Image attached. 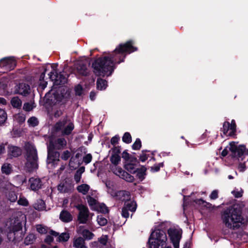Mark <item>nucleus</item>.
I'll return each instance as SVG.
<instances>
[{
	"label": "nucleus",
	"instance_id": "c756f323",
	"mask_svg": "<svg viewBox=\"0 0 248 248\" xmlns=\"http://www.w3.org/2000/svg\"><path fill=\"white\" fill-rule=\"evenodd\" d=\"M1 171L3 173L9 174L12 172V167L10 164H4L1 167Z\"/></svg>",
	"mask_w": 248,
	"mask_h": 248
},
{
	"label": "nucleus",
	"instance_id": "58836bf2",
	"mask_svg": "<svg viewBox=\"0 0 248 248\" xmlns=\"http://www.w3.org/2000/svg\"><path fill=\"white\" fill-rule=\"evenodd\" d=\"M7 119V114L2 109H0V125L3 124Z\"/></svg>",
	"mask_w": 248,
	"mask_h": 248
},
{
	"label": "nucleus",
	"instance_id": "6ab92c4d",
	"mask_svg": "<svg viewBox=\"0 0 248 248\" xmlns=\"http://www.w3.org/2000/svg\"><path fill=\"white\" fill-rule=\"evenodd\" d=\"M60 219L63 222H68L72 220V217L69 212L63 210L60 215Z\"/></svg>",
	"mask_w": 248,
	"mask_h": 248
},
{
	"label": "nucleus",
	"instance_id": "13d9d810",
	"mask_svg": "<svg viewBox=\"0 0 248 248\" xmlns=\"http://www.w3.org/2000/svg\"><path fill=\"white\" fill-rule=\"evenodd\" d=\"M209 197L211 200H214L217 199L218 197V191L217 190H213Z\"/></svg>",
	"mask_w": 248,
	"mask_h": 248
},
{
	"label": "nucleus",
	"instance_id": "4c0bfd02",
	"mask_svg": "<svg viewBox=\"0 0 248 248\" xmlns=\"http://www.w3.org/2000/svg\"><path fill=\"white\" fill-rule=\"evenodd\" d=\"M245 147L243 145H240L237 149L236 154H234L235 156L241 157L244 154L245 151Z\"/></svg>",
	"mask_w": 248,
	"mask_h": 248
},
{
	"label": "nucleus",
	"instance_id": "e433bc0d",
	"mask_svg": "<svg viewBox=\"0 0 248 248\" xmlns=\"http://www.w3.org/2000/svg\"><path fill=\"white\" fill-rule=\"evenodd\" d=\"M145 171L146 169L145 168H142L140 170H138L137 171V176L141 181L144 178Z\"/></svg>",
	"mask_w": 248,
	"mask_h": 248
},
{
	"label": "nucleus",
	"instance_id": "9b49d317",
	"mask_svg": "<svg viewBox=\"0 0 248 248\" xmlns=\"http://www.w3.org/2000/svg\"><path fill=\"white\" fill-rule=\"evenodd\" d=\"M76 208L79 211L78 220L81 223H86L89 216V211L88 208L82 204H78Z\"/></svg>",
	"mask_w": 248,
	"mask_h": 248
},
{
	"label": "nucleus",
	"instance_id": "dca6fc26",
	"mask_svg": "<svg viewBox=\"0 0 248 248\" xmlns=\"http://www.w3.org/2000/svg\"><path fill=\"white\" fill-rule=\"evenodd\" d=\"M31 188L34 191H36L40 188L42 186L41 180L37 178L32 177L29 180Z\"/></svg>",
	"mask_w": 248,
	"mask_h": 248
},
{
	"label": "nucleus",
	"instance_id": "3c124183",
	"mask_svg": "<svg viewBox=\"0 0 248 248\" xmlns=\"http://www.w3.org/2000/svg\"><path fill=\"white\" fill-rule=\"evenodd\" d=\"M92 159V155L90 154L86 155L83 158V161L86 164H88L90 163Z\"/></svg>",
	"mask_w": 248,
	"mask_h": 248
},
{
	"label": "nucleus",
	"instance_id": "72a5a7b5",
	"mask_svg": "<svg viewBox=\"0 0 248 248\" xmlns=\"http://www.w3.org/2000/svg\"><path fill=\"white\" fill-rule=\"evenodd\" d=\"M35 239V236L34 234H29L25 239V244L27 245H30L32 243Z\"/></svg>",
	"mask_w": 248,
	"mask_h": 248
},
{
	"label": "nucleus",
	"instance_id": "2eb2a0df",
	"mask_svg": "<svg viewBox=\"0 0 248 248\" xmlns=\"http://www.w3.org/2000/svg\"><path fill=\"white\" fill-rule=\"evenodd\" d=\"M30 90V87L29 85L21 83L19 84L17 88L16 89L17 93L26 95L29 93Z\"/></svg>",
	"mask_w": 248,
	"mask_h": 248
},
{
	"label": "nucleus",
	"instance_id": "f257e3e1",
	"mask_svg": "<svg viewBox=\"0 0 248 248\" xmlns=\"http://www.w3.org/2000/svg\"><path fill=\"white\" fill-rule=\"evenodd\" d=\"M131 41L120 44L108 56H103L92 63L94 74L97 76H110L116 67V64L123 61L125 55L124 53H130L137 50L132 45Z\"/></svg>",
	"mask_w": 248,
	"mask_h": 248
},
{
	"label": "nucleus",
	"instance_id": "393cba45",
	"mask_svg": "<svg viewBox=\"0 0 248 248\" xmlns=\"http://www.w3.org/2000/svg\"><path fill=\"white\" fill-rule=\"evenodd\" d=\"M34 208L39 211L45 210V203L42 200L39 199L34 203Z\"/></svg>",
	"mask_w": 248,
	"mask_h": 248
},
{
	"label": "nucleus",
	"instance_id": "09e8293b",
	"mask_svg": "<svg viewBox=\"0 0 248 248\" xmlns=\"http://www.w3.org/2000/svg\"><path fill=\"white\" fill-rule=\"evenodd\" d=\"M78 72L84 76L87 75L88 73V70L85 65H82V66H80V67H78Z\"/></svg>",
	"mask_w": 248,
	"mask_h": 248
},
{
	"label": "nucleus",
	"instance_id": "69168bd1",
	"mask_svg": "<svg viewBox=\"0 0 248 248\" xmlns=\"http://www.w3.org/2000/svg\"><path fill=\"white\" fill-rule=\"evenodd\" d=\"M53 240V237L51 235H47L45 239V242L48 243H50Z\"/></svg>",
	"mask_w": 248,
	"mask_h": 248
},
{
	"label": "nucleus",
	"instance_id": "c03bdc74",
	"mask_svg": "<svg viewBox=\"0 0 248 248\" xmlns=\"http://www.w3.org/2000/svg\"><path fill=\"white\" fill-rule=\"evenodd\" d=\"M69 238V235L68 233L64 232L61 233L59 236L58 239L60 242L67 241Z\"/></svg>",
	"mask_w": 248,
	"mask_h": 248
},
{
	"label": "nucleus",
	"instance_id": "7ed1b4c3",
	"mask_svg": "<svg viewBox=\"0 0 248 248\" xmlns=\"http://www.w3.org/2000/svg\"><path fill=\"white\" fill-rule=\"evenodd\" d=\"M221 217L226 227L230 229L239 227L243 220L240 210L234 206L226 209Z\"/></svg>",
	"mask_w": 248,
	"mask_h": 248
},
{
	"label": "nucleus",
	"instance_id": "c9c22d12",
	"mask_svg": "<svg viewBox=\"0 0 248 248\" xmlns=\"http://www.w3.org/2000/svg\"><path fill=\"white\" fill-rule=\"evenodd\" d=\"M97 221L98 224L101 226H105L107 224L108 222L107 219L102 215L97 216Z\"/></svg>",
	"mask_w": 248,
	"mask_h": 248
},
{
	"label": "nucleus",
	"instance_id": "bb28decb",
	"mask_svg": "<svg viewBox=\"0 0 248 248\" xmlns=\"http://www.w3.org/2000/svg\"><path fill=\"white\" fill-rule=\"evenodd\" d=\"M96 84L97 89L100 90H104L107 87V81L101 78L97 79Z\"/></svg>",
	"mask_w": 248,
	"mask_h": 248
},
{
	"label": "nucleus",
	"instance_id": "a878e982",
	"mask_svg": "<svg viewBox=\"0 0 248 248\" xmlns=\"http://www.w3.org/2000/svg\"><path fill=\"white\" fill-rule=\"evenodd\" d=\"M149 243L150 248H161L164 245L151 238H149Z\"/></svg>",
	"mask_w": 248,
	"mask_h": 248
},
{
	"label": "nucleus",
	"instance_id": "37998d69",
	"mask_svg": "<svg viewBox=\"0 0 248 248\" xmlns=\"http://www.w3.org/2000/svg\"><path fill=\"white\" fill-rule=\"evenodd\" d=\"M123 141L126 143H129L131 142V136L129 133L126 132L124 133L123 137Z\"/></svg>",
	"mask_w": 248,
	"mask_h": 248
},
{
	"label": "nucleus",
	"instance_id": "473e14b6",
	"mask_svg": "<svg viewBox=\"0 0 248 248\" xmlns=\"http://www.w3.org/2000/svg\"><path fill=\"white\" fill-rule=\"evenodd\" d=\"M46 71V69L45 72L41 74L40 77V86L43 89H44L47 86V83L46 81L44 80V78L45 76V72Z\"/></svg>",
	"mask_w": 248,
	"mask_h": 248
},
{
	"label": "nucleus",
	"instance_id": "39448f33",
	"mask_svg": "<svg viewBox=\"0 0 248 248\" xmlns=\"http://www.w3.org/2000/svg\"><path fill=\"white\" fill-rule=\"evenodd\" d=\"M74 128L73 124L64 119L62 121L57 123L54 126V131L57 132H60L62 135H69Z\"/></svg>",
	"mask_w": 248,
	"mask_h": 248
},
{
	"label": "nucleus",
	"instance_id": "4d7b16f0",
	"mask_svg": "<svg viewBox=\"0 0 248 248\" xmlns=\"http://www.w3.org/2000/svg\"><path fill=\"white\" fill-rule=\"evenodd\" d=\"M229 130H230V123L228 122H225L224 123L223 125V133L226 134Z\"/></svg>",
	"mask_w": 248,
	"mask_h": 248
},
{
	"label": "nucleus",
	"instance_id": "49530a36",
	"mask_svg": "<svg viewBox=\"0 0 248 248\" xmlns=\"http://www.w3.org/2000/svg\"><path fill=\"white\" fill-rule=\"evenodd\" d=\"M36 228L37 231L40 233L44 234L47 232V228L45 226L42 225H37Z\"/></svg>",
	"mask_w": 248,
	"mask_h": 248
},
{
	"label": "nucleus",
	"instance_id": "e2e57ef3",
	"mask_svg": "<svg viewBox=\"0 0 248 248\" xmlns=\"http://www.w3.org/2000/svg\"><path fill=\"white\" fill-rule=\"evenodd\" d=\"M129 210L126 209V208H124V207L122 209V215L123 217L125 218H127L129 217Z\"/></svg>",
	"mask_w": 248,
	"mask_h": 248
},
{
	"label": "nucleus",
	"instance_id": "cd10ccee",
	"mask_svg": "<svg viewBox=\"0 0 248 248\" xmlns=\"http://www.w3.org/2000/svg\"><path fill=\"white\" fill-rule=\"evenodd\" d=\"M12 106L14 108H20L22 105L21 100L18 97H13L11 101Z\"/></svg>",
	"mask_w": 248,
	"mask_h": 248
},
{
	"label": "nucleus",
	"instance_id": "603ef678",
	"mask_svg": "<svg viewBox=\"0 0 248 248\" xmlns=\"http://www.w3.org/2000/svg\"><path fill=\"white\" fill-rule=\"evenodd\" d=\"M34 108L33 105L31 103H26L24 104L23 109L29 111L32 109Z\"/></svg>",
	"mask_w": 248,
	"mask_h": 248
},
{
	"label": "nucleus",
	"instance_id": "4468645a",
	"mask_svg": "<svg viewBox=\"0 0 248 248\" xmlns=\"http://www.w3.org/2000/svg\"><path fill=\"white\" fill-rule=\"evenodd\" d=\"M168 233L172 243L175 242L179 243L181 236L179 231L173 229H169L168 230Z\"/></svg>",
	"mask_w": 248,
	"mask_h": 248
},
{
	"label": "nucleus",
	"instance_id": "423d86ee",
	"mask_svg": "<svg viewBox=\"0 0 248 248\" xmlns=\"http://www.w3.org/2000/svg\"><path fill=\"white\" fill-rule=\"evenodd\" d=\"M16 66V61L14 57H7L0 61V67L2 69L3 73L14 69Z\"/></svg>",
	"mask_w": 248,
	"mask_h": 248
},
{
	"label": "nucleus",
	"instance_id": "680f3d73",
	"mask_svg": "<svg viewBox=\"0 0 248 248\" xmlns=\"http://www.w3.org/2000/svg\"><path fill=\"white\" fill-rule=\"evenodd\" d=\"M76 94L78 95H80L82 93V87L80 85H78L75 87Z\"/></svg>",
	"mask_w": 248,
	"mask_h": 248
},
{
	"label": "nucleus",
	"instance_id": "2f4dec72",
	"mask_svg": "<svg viewBox=\"0 0 248 248\" xmlns=\"http://www.w3.org/2000/svg\"><path fill=\"white\" fill-rule=\"evenodd\" d=\"M120 160V156L117 154H113L110 157V161L113 164V165L117 166Z\"/></svg>",
	"mask_w": 248,
	"mask_h": 248
},
{
	"label": "nucleus",
	"instance_id": "aec40b11",
	"mask_svg": "<svg viewBox=\"0 0 248 248\" xmlns=\"http://www.w3.org/2000/svg\"><path fill=\"white\" fill-rule=\"evenodd\" d=\"M84 243V240L82 237H78L74 239L73 246L75 248H88Z\"/></svg>",
	"mask_w": 248,
	"mask_h": 248
},
{
	"label": "nucleus",
	"instance_id": "1a4fd4ad",
	"mask_svg": "<svg viewBox=\"0 0 248 248\" xmlns=\"http://www.w3.org/2000/svg\"><path fill=\"white\" fill-rule=\"evenodd\" d=\"M48 76L49 78L53 81L55 85H62L67 82V77L63 76L61 73H60L59 74H57L56 70L54 68H53V70L48 74Z\"/></svg>",
	"mask_w": 248,
	"mask_h": 248
},
{
	"label": "nucleus",
	"instance_id": "4be33fe9",
	"mask_svg": "<svg viewBox=\"0 0 248 248\" xmlns=\"http://www.w3.org/2000/svg\"><path fill=\"white\" fill-rule=\"evenodd\" d=\"M85 171V168L81 167L76 171L74 175V180L77 183L80 182L82 173Z\"/></svg>",
	"mask_w": 248,
	"mask_h": 248
},
{
	"label": "nucleus",
	"instance_id": "6e6552de",
	"mask_svg": "<svg viewBox=\"0 0 248 248\" xmlns=\"http://www.w3.org/2000/svg\"><path fill=\"white\" fill-rule=\"evenodd\" d=\"M110 170L115 175L127 182H132L134 180L133 176L116 165L111 166Z\"/></svg>",
	"mask_w": 248,
	"mask_h": 248
},
{
	"label": "nucleus",
	"instance_id": "0eeeda50",
	"mask_svg": "<svg viewBox=\"0 0 248 248\" xmlns=\"http://www.w3.org/2000/svg\"><path fill=\"white\" fill-rule=\"evenodd\" d=\"M110 186V182H108L106 183V186L108 187V192L112 196L116 197V199L122 201H128L130 199V194L129 192L124 190L115 192L111 188Z\"/></svg>",
	"mask_w": 248,
	"mask_h": 248
},
{
	"label": "nucleus",
	"instance_id": "f8f14e48",
	"mask_svg": "<svg viewBox=\"0 0 248 248\" xmlns=\"http://www.w3.org/2000/svg\"><path fill=\"white\" fill-rule=\"evenodd\" d=\"M150 238L164 244L167 240L166 233L161 230H156L152 232Z\"/></svg>",
	"mask_w": 248,
	"mask_h": 248
},
{
	"label": "nucleus",
	"instance_id": "a211bd4d",
	"mask_svg": "<svg viewBox=\"0 0 248 248\" xmlns=\"http://www.w3.org/2000/svg\"><path fill=\"white\" fill-rule=\"evenodd\" d=\"M53 142L54 149L61 150L63 149L66 145V141L64 138H59Z\"/></svg>",
	"mask_w": 248,
	"mask_h": 248
},
{
	"label": "nucleus",
	"instance_id": "5701e85b",
	"mask_svg": "<svg viewBox=\"0 0 248 248\" xmlns=\"http://www.w3.org/2000/svg\"><path fill=\"white\" fill-rule=\"evenodd\" d=\"M90 188V187L88 185L84 184L78 186L77 187V190L78 192L86 195L88 193Z\"/></svg>",
	"mask_w": 248,
	"mask_h": 248
},
{
	"label": "nucleus",
	"instance_id": "412c9836",
	"mask_svg": "<svg viewBox=\"0 0 248 248\" xmlns=\"http://www.w3.org/2000/svg\"><path fill=\"white\" fill-rule=\"evenodd\" d=\"M124 208H126L127 210H128L131 212H134L136 210L137 204L134 201H126L125 202Z\"/></svg>",
	"mask_w": 248,
	"mask_h": 248
},
{
	"label": "nucleus",
	"instance_id": "f704fd0d",
	"mask_svg": "<svg viewBox=\"0 0 248 248\" xmlns=\"http://www.w3.org/2000/svg\"><path fill=\"white\" fill-rule=\"evenodd\" d=\"M125 169L131 173H135L136 171V168L135 165L127 163L125 165Z\"/></svg>",
	"mask_w": 248,
	"mask_h": 248
},
{
	"label": "nucleus",
	"instance_id": "052dcab7",
	"mask_svg": "<svg viewBox=\"0 0 248 248\" xmlns=\"http://www.w3.org/2000/svg\"><path fill=\"white\" fill-rule=\"evenodd\" d=\"M70 155L71 154L70 152H69L68 151H65L62 153L61 157L62 159L66 160L69 158V157L70 156Z\"/></svg>",
	"mask_w": 248,
	"mask_h": 248
},
{
	"label": "nucleus",
	"instance_id": "774afa93",
	"mask_svg": "<svg viewBox=\"0 0 248 248\" xmlns=\"http://www.w3.org/2000/svg\"><path fill=\"white\" fill-rule=\"evenodd\" d=\"M246 167L244 164H240L239 166V169L241 171H243L245 170Z\"/></svg>",
	"mask_w": 248,
	"mask_h": 248
},
{
	"label": "nucleus",
	"instance_id": "0e129e2a",
	"mask_svg": "<svg viewBox=\"0 0 248 248\" xmlns=\"http://www.w3.org/2000/svg\"><path fill=\"white\" fill-rule=\"evenodd\" d=\"M118 140H119L118 137H117L116 136H114L111 138L110 142L112 145H114L118 143Z\"/></svg>",
	"mask_w": 248,
	"mask_h": 248
},
{
	"label": "nucleus",
	"instance_id": "20e7f679",
	"mask_svg": "<svg viewBox=\"0 0 248 248\" xmlns=\"http://www.w3.org/2000/svg\"><path fill=\"white\" fill-rule=\"evenodd\" d=\"M26 151L27 162L26 166L30 171L38 168V156L37 150L34 146L30 143H27L25 146Z\"/></svg>",
	"mask_w": 248,
	"mask_h": 248
},
{
	"label": "nucleus",
	"instance_id": "a19ab883",
	"mask_svg": "<svg viewBox=\"0 0 248 248\" xmlns=\"http://www.w3.org/2000/svg\"><path fill=\"white\" fill-rule=\"evenodd\" d=\"M83 237L87 239H91L93 236V234L87 230H84L82 232Z\"/></svg>",
	"mask_w": 248,
	"mask_h": 248
},
{
	"label": "nucleus",
	"instance_id": "de8ad7c7",
	"mask_svg": "<svg viewBox=\"0 0 248 248\" xmlns=\"http://www.w3.org/2000/svg\"><path fill=\"white\" fill-rule=\"evenodd\" d=\"M228 147L233 154H236V150L238 147L236 145L235 142H231L229 144V146Z\"/></svg>",
	"mask_w": 248,
	"mask_h": 248
},
{
	"label": "nucleus",
	"instance_id": "7c9ffc66",
	"mask_svg": "<svg viewBox=\"0 0 248 248\" xmlns=\"http://www.w3.org/2000/svg\"><path fill=\"white\" fill-rule=\"evenodd\" d=\"M6 196L7 199L11 202H15L17 199V195L14 191L9 192Z\"/></svg>",
	"mask_w": 248,
	"mask_h": 248
},
{
	"label": "nucleus",
	"instance_id": "9d476101",
	"mask_svg": "<svg viewBox=\"0 0 248 248\" xmlns=\"http://www.w3.org/2000/svg\"><path fill=\"white\" fill-rule=\"evenodd\" d=\"M54 148L53 140H50L47 146V162L48 163L59 160L60 154L58 152L54 151L55 149Z\"/></svg>",
	"mask_w": 248,
	"mask_h": 248
},
{
	"label": "nucleus",
	"instance_id": "79ce46f5",
	"mask_svg": "<svg viewBox=\"0 0 248 248\" xmlns=\"http://www.w3.org/2000/svg\"><path fill=\"white\" fill-rule=\"evenodd\" d=\"M28 123L30 126H35L38 124V121L36 117H31L28 120Z\"/></svg>",
	"mask_w": 248,
	"mask_h": 248
},
{
	"label": "nucleus",
	"instance_id": "f03ea898",
	"mask_svg": "<svg viewBox=\"0 0 248 248\" xmlns=\"http://www.w3.org/2000/svg\"><path fill=\"white\" fill-rule=\"evenodd\" d=\"M26 216L22 212H16L6 223L4 230L7 232L9 241L16 240V233L21 230L22 223H26Z\"/></svg>",
	"mask_w": 248,
	"mask_h": 248
},
{
	"label": "nucleus",
	"instance_id": "5fc2aeb1",
	"mask_svg": "<svg viewBox=\"0 0 248 248\" xmlns=\"http://www.w3.org/2000/svg\"><path fill=\"white\" fill-rule=\"evenodd\" d=\"M243 190L240 189V190H238V189H236V190H233L232 193V194L235 196V197L236 198H240V197H241L242 196V195H243Z\"/></svg>",
	"mask_w": 248,
	"mask_h": 248
},
{
	"label": "nucleus",
	"instance_id": "ddd939ff",
	"mask_svg": "<svg viewBox=\"0 0 248 248\" xmlns=\"http://www.w3.org/2000/svg\"><path fill=\"white\" fill-rule=\"evenodd\" d=\"M73 189V185L68 181L61 182L58 186V190L62 193H66L71 191Z\"/></svg>",
	"mask_w": 248,
	"mask_h": 248
},
{
	"label": "nucleus",
	"instance_id": "c85d7f7f",
	"mask_svg": "<svg viewBox=\"0 0 248 248\" xmlns=\"http://www.w3.org/2000/svg\"><path fill=\"white\" fill-rule=\"evenodd\" d=\"M87 200L91 209L93 210L94 208H95L96 206L98 204L97 202L96 201V200L93 198L91 196H88L87 197Z\"/></svg>",
	"mask_w": 248,
	"mask_h": 248
},
{
	"label": "nucleus",
	"instance_id": "bf43d9fd",
	"mask_svg": "<svg viewBox=\"0 0 248 248\" xmlns=\"http://www.w3.org/2000/svg\"><path fill=\"white\" fill-rule=\"evenodd\" d=\"M230 130L231 131L230 134H233L236 130V124L234 120H232L231 124H230Z\"/></svg>",
	"mask_w": 248,
	"mask_h": 248
},
{
	"label": "nucleus",
	"instance_id": "f3484780",
	"mask_svg": "<svg viewBox=\"0 0 248 248\" xmlns=\"http://www.w3.org/2000/svg\"><path fill=\"white\" fill-rule=\"evenodd\" d=\"M21 154V149L14 146H9L8 147V155L10 157H17Z\"/></svg>",
	"mask_w": 248,
	"mask_h": 248
},
{
	"label": "nucleus",
	"instance_id": "a18cd8bd",
	"mask_svg": "<svg viewBox=\"0 0 248 248\" xmlns=\"http://www.w3.org/2000/svg\"><path fill=\"white\" fill-rule=\"evenodd\" d=\"M194 202L196 204H200V205H201V204L204 205V206H206L208 208H210L211 206V203H210L209 202H207L201 199L195 200L194 201Z\"/></svg>",
	"mask_w": 248,
	"mask_h": 248
},
{
	"label": "nucleus",
	"instance_id": "ea45409f",
	"mask_svg": "<svg viewBox=\"0 0 248 248\" xmlns=\"http://www.w3.org/2000/svg\"><path fill=\"white\" fill-rule=\"evenodd\" d=\"M19 205L27 206L29 204L28 201L24 197L20 196L19 200L17 201Z\"/></svg>",
	"mask_w": 248,
	"mask_h": 248
},
{
	"label": "nucleus",
	"instance_id": "338daca9",
	"mask_svg": "<svg viewBox=\"0 0 248 248\" xmlns=\"http://www.w3.org/2000/svg\"><path fill=\"white\" fill-rule=\"evenodd\" d=\"M148 158L147 156L146 155H142L140 156V159L142 162L145 161Z\"/></svg>",
	"mask_w": 248,
	"mask_h": 248
},
{
	"label": "nucleus",
	"instance_id": "6e6d98bb",
	"mask_svg": "<svg viewBox=\"0 0 248 248\" xmlns=\"http://www.w3.org/2000/svg\"><path fill=\"white\" fill-rule=\"evenodd\" d=\"M163 166V163H160L158 164H155L154 166L152 167L151 169L153 172H156L159 170L161 167Z\"/></svg>",
	"mask_w": 248,
	"mask_h": 248
},
{
	"label": "nucleus",
	"instance_id": "b1692460",
	"mask_svg": "<svg viewBox=\"0 0 248 248\" xmlns=\"http://www.w3.org/2000/svg\"><path fill=\"white\" fill-rule=\"evenodd\" d=\"M98 212L102 213H106L108 212V209L107 207L104 203H98L94 210Z\"/></svg>",
	"mask_w": 248,
	"mask_h": 248
},
{
	"label": "nucleus",
	"instance_id": "8fccbe9b",
	"mask_svg": "<svg viewBox=\"0 0 248 248\" xmlns=\"http://www.w3.org/2000/svg\"><path fill=\"white\" fill-rule=\"evenodd\" d=\"M141 146V141L139 139H137L132 145V148L134 150H139Z\"/></svg>",
	"mask_w": 248,
	"mask_h": 248
},
{
	"label": "nucleus",
	"instance_id": "864d4df0",
	"mask_svg": "<svg viewBox=\"0 0 248 248\" xmlns=\"http://www.w3.org/2000/svg\"><path fill=\"white\" fill-rule=\"evenodd\" d=\"M108 240V237L106 235H103L99 239V241L100 244L105 246L107 244Z\"/></svg>",
	"mask_w": 248,
	"mask_h": 248
}]
</instances>
